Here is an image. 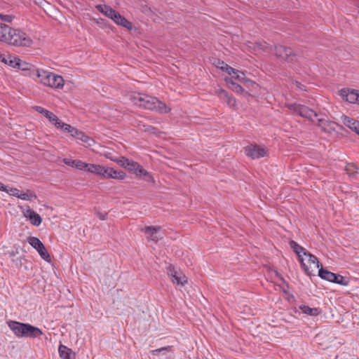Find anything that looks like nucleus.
I'll use <instances>...</instances> for the list:
<instances>
[{"label":"nucleus","instance_id":"nucleus-4","mask_svg":"<svg viewBox=\"0 0 359 359\" xmlns=\"http://www.w3.org/2000/svg\"><path fill=\"white\" fill-rule=\"evenodd\" d=\"M304 256L308 258L307 263L304 262V266L301 265L304 269V271L309 276H314L316 269H319L321 267L322 264L319 262L318 259L309 252H304Z\"/></svg>","mask_w":359,"mask_h":359},{"label":"nucleus","instance_id":"nucleus-7","mask_svg":"<svg viewBox=\"0 0 359 359\" xmlns=\"http://www.w3.org/2000/svg\"><path fill=\"white\" fill-rule=\"evenodd\" d=\"M50 76H48L46 79V83H43V85L54 88H60L64 86V79L61 76L55 74L52 72H50Z\"/></svg>","mask_w":359,"mask_h":359},{"label":"nucleus","instance_id":"nucleus-33","mask_svg":"<svg viewBox=\"0 0 359 359\" xmlns=\"http://www.w3.org/2000/svg\"><path fill=\"white\" fill-rule=\"evenodd\" d=\"M9 29V26L1 23V28H0V41L4 43L6 40V35Z\"/></svg>","mask_w":359,"mask_h":359},{"label":"nucleus","instance_id":"nucleus-35","mask_svg":"<svg viewBox=\"0 0 359 359\" xmlns=\"http://www.w3.org/2000/svg\"><path fill=\"white\" fill-rule=\"evenodd\" d=\"M345 171L350 177H355L358 172L357 168L353 164H347Z\"/></svg>","mask_w":359,"mask_h":359},{"label":"nucleus","instance_id":"nucleus-59","mask_svg":"<svg viewBox=\"0 0 359 359\" xmlns=\"http://www.w3.org/2000/svg\"><path fill=\"white\" fill-rule=\"evenodd\" d=\"M225 81L228 83V84H231L232 86V83H235L231 79H229V78H226L225 79Z\"/></svg>","mask_w":359,"mask_h":359},{"label":"nucleus","instance_id":"nucleus-27","mask_svg":"<svg viewBox=\"0 0 359 359\" xmlns=\"http://www.w3.org/2000/svg\"><path fill=\"white\" fill-rule=\"evenodd\" d=\"M109 179L112 178V179H116V180H123V179H125V177L126 176V172L122 170L118 171V170H114L113 168H110V170H109Z\"/></svg>","mask_w":359,"mask_h":359},{"label":"nucleus","instance_id":"nucleus-37","mask_svg":"<svg viewBox=\"0 0 359 359\" xmlns=\"http://www.w3.org/2000/svg\"><path fill=\"white\" fill-rule=\"evenodd\" d=\"M0 61L13 67L11 62H13V57L11 56L6 57L5 55L0 53Z\"/></svg>","mask_w":359,"mask_h":359},{"label":"nucleus","instance_id":"nucleus-3","mask_svg":"<svg viewBox=\"0 0 359 359\" xmlns=\"http://www.w3.org/2000/svg\"><path fill=\"white\" fill-rule=\"evenodd\" d=\"M4 43L13 46L31 47L33 43V41L21 29L9 27V29L6 35V40Z\"/></svg>","mask_w":359,"mask_h":359},{"label":"nucleus","instance_id":"nucleus-58","mask_svg":"<svg viewBox=\"0 0 359 359\" xmlns=\"http://www.w3.org/2000/svg\"><path fill=\"white\" fill-rule=\"evenodd\" d=\"M295 85H296V86H297L298 88H299L300 90H304V89H303V88H302V87H303V85H302L301 83H299V82H298V81H296V82H295Z\"/></svg>","mask_w":359,"mask_h":359},{"label":"nucleus","instance_id":"nucleus-48","mask_svg":"<svg viewBox=\"0 0 359 359\" xmlns=\"http://www.w3.org/2000/svg\"><path fill=\"white\" fill-rule=\"evenodd\" d=\"M142 127H143L142 130L144 131L149 132V133H151L153 134H156L157 128L152 127L151 126H145V125H143Z\"/></svg>","mask_w":359,"mask_h":359},{"label":"nucleus","instance_id":"nucleus-16","mask_svg":"<svg viewBox=\"0 0 359 359\" xmlns=\"http://www.w3.org/2000/svg\"><path fill=\"white\" fill-rule=\"evenodd\" d=\"M170 276L172 278V281L177 285H183L187 281V277L184 274L177 272L174 268L170 269Z\"/></svg>","mask_w":359,"mask_h":359},{"label":"nucleus","instance_id":"nucleus-61","mask_svg":"<svg viewBox=\"0 0 359 359\" xmlns=\"http://www.w3.org/2000/svg\"><path fill=\"white\" fill-rule=\"evenodd\" d=\"M0 28H1V23L0 22Z\"/></svg>","mask_w":359,"mask_h":359},{"label":"nucleus","instance_id":"nucleus-24","mask_svg":"<svg viewBox=\"0 0 359 359\" xmlns=\"http://www.w3.org/2000/svg\"><path fill=\"white\" fill-rule=\"evenodd\" d=\"M332 283L343 286H347L350 283V279L349 278L344 277L340 274L334 273Z\"/></svg>","mask_w":359,"mask_h":359},{"label":"nucleus","instance_id":"nucleus-51","mask_svg":"<svg viewBox=\"0 0 359 359\" xmlns=\"http://www.w3.org/2000/svg\"><path fill=\"white\" fill-rule=\"evenodd\" d=\"M257 45L262 50H266L268 48V44L265 41L257 42Z\"/></svg>","mask_w":359,"mask_h":359},{"label":"nucleus","instance_id":"nucleus-9","mask_svg":"<svg viewBox=\"0 0 359 359\" xmlns=\"http://www.w3.org/2000/svg\"><path fill=\"white\" fill-rule=\"evenodd\" d=\"M339 94L346 102L350 103L357 102L358 90L343 88L339 91Z\"/></svg>","mask_w":359,"mask_h":359},{"label":"nucleus","instance_id":"nucleus-2","mask_svg":"<svg viewBox=\"0 0 359 359\" xmlns=\"http://www.w3.org/2000/svg\"><path fill=\"white\" fill-rule=\"evenodd\" d=\"M8 325L17 337L36 338L43 334L41 330L29 323L10 320Z\"/></svg>","mask_w":359,"mask_h":359},{"label":"nucleus","instance_id":"nucleus-44","mask_svg":"<svg viewBox=\"0 0 359 359\" xmlns=\"http://www.w3.org/2000/svg\"><path fill=\"white\" fill-rule=\"evenodd\" d=\"M29 69H27L26 72H28V75L35 79V78H37V74L39 69H36L33 65H30Z\"/></svg>","mask_w":359,"mask_h":359},{"label":"nucleus","instance_id":"nucleus-21","mask_svg":"<svg viewBox=\"0 0 359 359\" xmlns=\"http://www.w3.org/2000/svg\"><path fill=\"white\" fill-rule=\"evenodd\" d=\"M98 10L110 19H113L117 13L115 10L107 5H100L97 7Z\"/></svg>","mask_w":359,"mask_h":359},{"label":"nucleus","instance_id":"nucleus-40","mask_svg":"<svg viewBox=\"0 0 359 359\" xmlns=\"http://www.w3.org/2000/svg\"><path fill=\"white\" fill-rule=\"evenodd\" d=\"M140 165V164L139 163L136 162V161H130L129 163H127V165H128L127 169L129 171H131L133 173H135V171H137V168H139Z\"/></svg>","mask_w":359,"mask_h":359},{"label":"nucleus","instance_id":"nucleus-31","mask_svg":"<svg viewBox=\"0 0 359 359\" xmlns=\"http://www.w3.org/2000/svg\"><path fill=\"white\" fill-rule=\"evenodd\" d=\"M106 156L108 157L109 158H110L111 161L118 163L121 166H122L123 168H124L126 169H127V168H128L127 163H129V162L130 161L124 156H121L118 158H113L107 155Z\"/></svg>","mask_w":359,"mask_h":359},{"label":"nucleus","instance_id":"nucleus-50","mask_svg":"<svg viewBox=\"0 0 359 359\" xmlns=\"http://www.w3.org/2000/svg\"><path fill=\"white\" fill-rule=\"evenodd\" d=\"M76 161V160H72L69 158H64L63 159V162L65 164H66L69 166H71L72 168H74Z\"/></svg>","mask_w":359,"mask_h":359},{"label":"nucleus","instance_id":"nucleus-55","mask_svg":"<svg viewBox=\"0 0 359 359\" xmlns=\"http://www.w3.org/2000/svg\"><path fill=\"white\" fill-rule=\"evenodd\" d=\"M351 130L354 131L356 134L359 135V121H358V123H355V126H353V128Z\"/></svg>","mask_w":359,"mask_h":359},{"label":"nucleus","instance_id":"nucleus-39","mask_svg":"<svg viewBox=\"0 0 359 359\" xmlns=\"http://www.w3.org/2000/svg\"><path fill=\"white\" fill-rule=\"evenodd\" d=\"M243 84L246 88H250L252 90H257L258 88V84L249 79L245 80V83Z\"/></svg>","mask_w":359,"mask_h":359},{"label":"nucleus","instance_id":"nucleus-28","mask_svg":"<svg viewBox=\"0 0 359 359\" xmlns=\"http://www.w3.org/2000/svg\"><path fill=\"white\" fill-rule=\"evenodd\" d=\"M19 199L25 201H32L37 198L36 195L30 189H27L26 192H21L19 195Z\"/></svg>","mask_w":359,"mask_h":359},{"label":"nucleus","instance_id":"nucleus-26","mask_svg":"<svg viewBox=\"0 0 359 359\" xmlns=\"http://www.w3.org/2000/svg\"><path fill=\"white\" fill-rule=\"evenodd\" d=\"M57 123H59V124H56L55 126L57 128L61 129L62 130H63L65 133H70L71 135L72 136V134H74V131H75L76 128L72 127V126H70L69 124L63 123L60 119L57 121Z\"/></svg>","mask_w":359,"mask_h":359},{"label":"nucleus","instance_id":"nucleus-20","mask_svg":"<svg viewBox=\"0 0 359 359\" xmlns=\"http://www.w3.org/2000/svg\"><path fill=\"white\" fill-rule=\"evenodd\" d=\"M318 276L325 280L329 281L332 283L333 280V276H334V273H332L328 271L326 269H324L323 266L318 269Z\"/></svg>","mask_w":359,"mask_h":359},{"label":"nucleus","instance_id":"nucleus-25","mask_svg":"<svg viewBox=\"0 0 359 359\" xmlns=\"http://www.w3.org/2000/svg\"><path fill=\"white\" fill-rule=\"evenodd\" d=\"M299 309L302 311V313L311 316H317L320 313L318 309L311 308L309 306L304 304L299 306Z\"/></svg>","mask_w":359,"mask_h":359},{"label":"nucleus","instance_id":"nucleus-53","mask_svg":"<svg viewBox=\"0 0 359 359\" xmlns=\"http://www.w3.org/2000/svg\"><path fill=\"white\" fill-rule=\"evenodd\" d=\"M327 123V121L326 120H324L322 118L318 119V125H319V126L322 127L323 128H325Z\"/></svg>","mask_w":359,"mask_h":359},{"label":"nucleus","instance_id":"nucleus-13","mask_svg":"<svg viewBox=\"0 0 359 359\" xmlns=\"http://www.w3.org/2000/svg\"><path fill=\"white\" fill-rule=\"evenodd\" d=\"M112 20L118 25L122 26L128 30H132L133 25L132 22L128 21L124 16L121 15L118 12L116 13Z\"/></svg>","mask_w":359,"mask_h":359},{"label":"nucleus","instance_id":"nucleus-34","mask_svg":"<svg viewBox=\"0 0 359 359\" xmlns=\"http://www.w3.org/2000/svg\"><path fill=\"white\" fill-rule=\"evenodd\" d=\"M50 72L40 69H39L38 74H37V79H39V82L41 83H46V79L48 76H50Z\"/></svg>","mask_w":359,"mask_h":359},{"label":"nucleus","instance_id":"nucleus-10","mask_svg":"<svg viewBox=\"0 0 359 359\" xmlns=\"http://www.w3.org/2000/svg\"><path fill=\"white\" fill-rule=\"evenodd\" d=\"M32 108L34 111L43 114L54 126L59 124V123H57L59 121L58 117L53 112L40 106H34Z\"/></svg>","mask_w":359,"mask_h":359},{"label":"nucleus","instance_id":"nucleus-5","mask_svg":"<svg viewBox=\"0 0 359 359\" xmlns=\"http://www.w3.org/2000/svg\"><path fill=\"white\" fill-rule=\"evenodd\" d=\"M273 50L278 58L290 62H292L296 60V53L289 47L278 44L274 46Z\"/></svg>","mask_w":359,"mask_h":359},{"label":"nucleus","instance_id":"nucleus-45","mask_svg":"<svg viewBox=\"0 0 359 359\" xmlns=\"http://www.w3.org/2000/svg\"><path fill=\"white\" fill-rule=\"evenodd\" d=\"M9 195L16 197L17 198H19V195L21 194V191L18 189L17 188H10L9 189L7 188V191H6Z\"/></svg>","mask_w":359,"mask_h":359},{"label":"nucleus","instance_id":"nucleus-36","mask_svg":"<svg viewBox=\"0 0 359 359\" xmlns=\"http://www.w3.org/2000/svg\"><path fill=\"white\" fill-rule=\"evenodd\" d=\"M172 348V346H164V347H161L160 348H157V349H155V350H153L151 351V353L153 355H158L160 354H163V355H165L167 352L169 351V350Z\"/></svg>","mask_w":359,"mask_h":359},{"label":"nucleus","instance_id":"nucleus-23","mask_svg":"<svg viewBox=\"0 0 359 359\" xmlns=\"http://www.w3.org/2000/svg\"><path fill=\"white\" fill-rule=\"evenodd\" d=\"M58 352L60 357L62 359H72L71 355L72 353V350L68 348L67 346L62 344H60L58 347Z\"/></svg>","mask_w":359,"mask_h":359},{"label":"nucleus","instance_id":"nucleus-56","mask_svg":"<svg viewBox=\"0 0 359 359\" xmlns=\"http://www.w3.org/2000/svg\"><path fill=\"white\" fill-rule=\"evenodd\" d=\"M218 93L223 95L224 97H226V96H227V95L229 94V93H228L224 90V89H223V88H219V89L218 90Z\"/></svg>","mask_w":359,"mask_h":359},{"label":"nucleus","instance_id":"nucleus-22","mask_svg":"<svg viewBox=\"0 0 359 359\" xmlns=\"http://www.w3.org/2000/svg\"><path fill=\"white\" fill-rule=\"evenodd\" d=\"M13 68L21 69L22 71L26 72L29 69L31 64L27 63L25 61L21 60L18 57H13V62H11Z\"/></svg>","mask_w":359,"mask_h":359},{"label":"nucleus","instance_id":"nucleus-15","mask_svg":"<svg viewBox=\"0 0 359 359\" xmlns=\"http://www.w3.org/2000/svg\"><path fill=\"white\" fill-rule=\"evenodd\" d=\"M290 248L293 250V251L297 255L299 260L301 263V265L304 266V260L303 258L304 252H306L307 251L299 245L297 242L294 241H291L289 243Z\"/></svg>","mask_w":359,"mask_h":359},{"label":"nucleus","instance_id":"nucleus-32","mask_svg":"<svg viewBox=\"0 0 359 359\" xmlns=\"http://www.w3.org/2000/svg\"><path fill=\"white\" fill-rule=\"evenodd\" d=\"M302 104L297 103H286L285 107L293 113L299 114Z\"/></svg>","mask_w":359,"mask_h":359},{"label":"nucleus","instance_id":"nucleus-14","mask_svg":"<svg viewBox=\"0 0 359 359\" xmlns=\"http://www.w3.org/2000/svg\"><path fill=\"white\" fill-rule=\"evenodd\" d=\"M72 137L86 143L88 147H92L95 144V142L93 139L86 135L83 131L78 130L77 128H76L74 134H72Z\"/></svg>","mask_w":359,"mask_h":359},{"label":"nucleus","instance_id":"nucleus-17","mask_svg":"<svg viewBox=\"0 0 359 359\" xmlns=\"http://www.w3.org/2000/svg\"><path fill=\"white\" fill-rule=\"evenodd\" d=\"M160 229V226H149L145 227V232L150 236L152 241L157 242L158 240L162 238L158 235Z\"/></svg>","mask_w":359,"mask_h":359},{"label":"nucleus","instance_id":"nucleus-49","mask_svg":"<svg viewBox=\"0 0 359 359\" xmlns=\"http://www.w3.org/2000/svg\"><path fill=\"white\" fill-rule=\"evenodd\" d=\"M35 3L39 4L44 10L50 7V4L45 0L41 1H36V0H35Z\"/></svg>","mask_w":359,"mask_h":359},{"label":"nucleus","instance_id":"nucleus-41","mask_svg":"<svg viewBox=\"0 0 359 359\" xmlns=\"http://www.w3.org/2000/svg\"><path fill=\"white\" fill-rule=\"evenodd\" d=\"M147 170H145L141 165H140L139 168H137V171L134 174H135L137 177L142 178L144 176H149L147 174Z\"/></svg>","mask_w":359,"mask_h":359},{"label":"nucleus","instance_id":"nucleus-12","mask_svg":"<svg viewBox=\"0 0 359 359\" xmlns=\"http://www.w3.org/2000/svg\"><path fill=\"white\" fill-rule=\"evenodd\" d=\"M90 173L96 174L104 178L109 179L110 168H107L99 164H93L90 166Z\"/></svg>","mask_w":359,"mask_h":359},{"label":"nucleus","instance_id":"nucleus-54","mask_svg":"<svg viewBox=\"0 0 359 359\" xmlns=\"http://www.w3.org/2000/svg\"><path fill=\"white\" fill-rule=\"evenodd\" d=\"M97 216L100 220H105L107 219V213H98Z\"/></svg>","mask_w":359,"mask_h":359},{"label":"nucleus","instance_id":"nucleus-42","mask_svg":"<svg viewBox=\"0 0 359 359\" xmlns=\"http://www.w3.org/2000/svg\"><path fill=\"white\" fill-rule=\"evenodd\" d=\"M224 98L226 99V103L229 107L234 108L236 107V101L233 96L228 94L226 97H224Z\"/></svg>","mask_w":359,"mask_h":359},{"label":"nucleus","instance_id":"nucleus-8","mask_svg":"<svg viewBox=\"0 0 359 359\" xmlns=\"http://www.w3.org/2000/svg\"><path fill=\"white\" fill-rule=\"evenodd\" d=\"M246 155L252 159L264 157L267 155V151L264 148L257 145H250L245 149Z\"/></svg>","mask_w":359,"mask_h":359},{"label":"nucleus","instance_id":"nucleus-11","mask_svg":"<svg viewBox=\"0 0 359 359\" xmlns=\"http://www.w3.org/2000/svg\"><path fill=\"white\" fill-rule=\"evenodd\" d=\"M24 215L27 219H29L31 224L34 226H39L41 224V217L39 214L36 213L29 207H28V208L24 212Z\"/></svg>","mask_w":359,"mask_h":359},{"label":"nucleus","instance_id":"nucleus-60","mask_svg":"<svg viewBox=\"0 0 359 359\" xmlns=\"http://www.w3.org/2000/svg\"><path fill=\"white\" fill-rule=\"evenodd\" d=\"M357 97H357L358 99H357V102H356V103L359 104V90H358V95H357Z\"/></svg>","mask_w":359,"mask_h":359},{"label":"nucleus","instance_id":"nucleus-46","mask_svg":"<svg viewBox=\"0 0 359 359\" xmlns=\"http://www.w3.org/2000/svg\"><path fill=\"white\" fill-rule=\"evenodd\" d=\"M147 174L149 175V176H144V177H142V180H144V181H146L147 182L151 184V185L154 186L156 184V181L153 177V175L149 172H147Z\"/></svg>","mask_w":359,"mask_h":359},{"label":"nucleus","instance_id":"nucleus-29","mask_svg":"<svg viewBox=\"0 0 359 359\" xmlns=\"http://www.w3.org/2000/svg\"><path fill=\"white\" fill-rule=\"evenodd\" d=\"M91 165H93V163H86L80 160H76L74 168L80 170H87L90 172Z\"/></svg>","mask_w":359,"mask_h":359},{"label":"nucleus","instance_id":"nucleus-52","mask_svg":"<svg viewBox=\"0 0 359 359\" xmlns=\"http://www.w3.org/2000/svg\"><path fill=\"white\" fill-rule=\"evenodd\" d=\"M285 294L286 295L285 299H287V300L289 302H293L295 301V298L292 293H285Z\"/></svg>","mask_w":359,"mask_h":359},{"label":"nucleus","instance_id":"nucleus-19","mask_svg":"<svg viewBox=\"0 0 359 359\" xmlns=\"http://www.w3.org/2000/svg\"><path fill=\"white\" fill-rule=\"evenodd\" d=\"M215 65L217 68L220 69L223 72H226L229 75H231L236 72V69L229 66L222 60H217Z\"/></svg>","mask_w":359,"mask_h":359},{"label":"nucleus","instance_id":"nucleus-38","mask_svg":"<svg viewBox=\"0 0 359 359\" xmlns=\"http://www.w3.org/2000/svg\"><path fill=\"white\" fill-rule=\"evenodd\" d=\"M15 18V16L11 14H5L0 13V20L5 22H11Z\"/></svg>","mask_w":359,"mask_h":359},{"label":"nucleus","instance_id":"nucleus-1","mask_svg":"<svg viewBox=\"0 0 359 359\" xmlns=\"http://www.w3.org/2000/svg\"><path fill=\"white\" fill-rule=\"evenodd\" d=\"M130 100L141 108L154 110L160 113H168L171 109L156 97L147 95L136 93L130 96Z\"/></svg>","mask_w":359,"mask_h":359},{"label":"nucleus","instance_id":"nucleus-30","mask_svg":"<svg viewBox=\"0 0 359 359\" xmlns=\"http://www.w3.org/2000/svg\"><path fill=\"white\" fill-rule=\"evenodd\" d=\"M341 120H342V123L346 126L349 128L351 130H352L353 128V126H355V123H358V121H355V120L353 119L352 118H350V117H348L347 116H344V115H343L341 116Z\"/></svg>","mask_w":359,"mask_h":359},{"label":"nucleus","instance_id":"nucleus-43","mask_svg":"<svg viewBox=\"0 0 359 359\" xmlns=\"http://www.w3.org/2000/svg\"><path fill=\"white\" fill-rule=\"evenodd\" d=\"M236 72L233 73V74H235L236 75V79L239 80L241 82H242L243 83H245V80H246L248 78L245 76L244 72H241V71H239L238 69H236L235 71Z\"/></svg>","mask_w":359,"mask_h":359},{"label":"nucleus","instance_id":"nucleus-47","mask_svg":"<svg viewBox=\"0 0 359 359\" xmlns=\"http://www.w3.org/2000/svg\"><path fill=\"white\" fill-rule=\"evenodd\" d=\"M231 88L233 91H235L237 93H242L244 92L243 88L237 83H232Z\"/></svg>","mask_w":359,"mask_h":359},{"label":"nucleus","instance_id":"nucleus-57","mask_svg":"<svg viewBox=\"0 0 359 359\" xmlns=\"http://www.w3.org/2000/svg\"><path fill=\"white\" fill-rule=\"evenodd\" d=\"M0 191H5V192L7 191V186L4 185L1 182H0Z\"/></svg>","mask_w":359,"mask_h":359},{"label":"nucleus","instance_id":"nucleus-18","mask_svg":"<svg viewBox=\"0 0 359 359\" xmlns=\"http://www.w3.org/2000/svg\"><path fill=\"white\" fill-rule=\"evenodd\" d=\"M301 117L307 118L309 120L312 121L313 117L317 116V114L316 111L310 109L309 107L302 105L299 114Z\"/></svg>","mask_w":359,"mask_h":359},{"label":"nucleus","instance_id":"nucleus-6","mask_svg":"<svg viewBox=\"0 0 359 359\" xmlns=\"http://www.w3.org/2000/svg\"><path fill=\"white\" fill-rule=\"evenodd\" d=\"M28 243L33 247L39 254L40 257L46 262H51V257L48 252L43 243L36 237L29 236L27 239Z\"/></svg>","mask_w":359,"mask_h":359}]
</instances>
